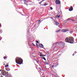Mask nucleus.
Wrapping results in <instances>:
<instances>
[{"instance_id":"f257e3e1","label":"nucleus","mask_w":77,"mask_h":77,"mask_svg":"<svg viewBox=\"0 0 77 77\" xmlns=\"http://www.w3.org/2000/svg\"><path fill=\"white\" fill-rule=\"evenodd\" d=\"M65 42L73 44L74 42V38L73 37H68L65 39Z\"/></svg>"},{"instance_id":"f03ea898","label":"nucleus","mask_w":77,"mask_h":77,"mask_svg":"<svg viewBox=\"0 0 77 77\" xmlns=\"http://www.w3.org/2000/svg\"><path fill=\"white\" fill-rule=\"evenodd\" d=\"M65 45V43L62 42H59L55 43L54 44L52 45V47H54V48H57L58 47V45H63V46H64Z\"/></svg>"},{"instance_id":"7ed1b4c3","label":"nucleus","mask_w":77,"mask_h":77,"mask_svg":"<svg viewBox=\"0 0 77 77\" xmlns=\"http://www.w3.org/2000/svg\"><path fill=\"white\" fill-rule=\"evenodd\" d=\"M15 61L17 64L21 65L23 63V60L21 58L17 57L16 58Z\"/></svg>"},{"instance_id":"20e7f679","label":"nucleus","mask_w":77,"mask_h":77,"mask_svg":"<svg viewBox=\"0 0 77 77\" xmlns=\"http://www.w3.org/2000/svg\"><path fill=\"white\" fill-rule=\"evenodd\" d=\"M55 2L57 5H59L60 3V1H59V0H57L55 1Z\"/></svg>"},{"instance_id":"39448f33","label":"nucleus","mask_w":77,"mask_h":77,"mask_svg":"<svg viewBox=\"0 0 77 77\" xmlns=\"http://www.w3.org/2000/svg\"><path fill=\"white\" fill-rule=\"evenodd\" d=\"M24 2V4L26 5H28L27 4V3L28 2V1H27V0H23Z\"/></svg>"},{"instance_id":"423d86ee","label":"nucleus","mask_w":77,"mask_h":77,"mask_svg":"<svg viewBox=\"0 0 77 77\" xmlns=\"http://www.w3.org/2000/svg\"><path fill=\"white\" fill-rule=\"evenodd\" d=\"M39 53H40V55H39V56L40 57H44V56H45V55H44V54H42V53L39 52Z\"/></svg>"},{"instance_id":"0eeeda50","label":"nucleus","mask_w":77,"mask_h":77,"mask_svg":"<svg viewBox=\"0 0 77 77\" xmlns=\"http://www.w3.org/2000/svg\"><path fill=\"white\" fill-rule=\"evenodd\" d=\"M69 11H72V10H73V8L72 6H70V8H69Z\"/></svg>"},{"instance_id":"6e6552de","label":"nucleus","mask_w":77,"mask_h":77,"mask_svg":"<svg viewBox=\"0 0 77 77\" xmlns=\"http://www.w3.org/2000/svg\"><path fill=\"white\" fill-rule=\"evenodd\" d=\"M68 29H62V32H68Z\"/></svg>"},{"instance_id":"1a4fd4ad","label":"nucleus","mask_w":77,"mask_h":77,"mask_svg":"<svg viewBox=\"0 0 77 77\" xmlns=\"http://www.w3.org/2000/svg\"><path fill=\"white\" fill-rule=\"evenodd\" d=\"M39 46L42 48H43V47H44V45H43L41 44H39Z\"/></svg>"},{"instance_id":"9d476101","label":"nucleus","mask_w":77,"mask_h":77,"mask_svg":"<svg viewBox=\"0 0 77 77\" xmlns=\"http://www.w3.org/2000/svg\"><path fill=\"white\" fill-rule=\"evenodd\" d=\"M54 23L57 26H58V25L59 26V23L57 22H56L55 21Z\"/></svg>"},{"instance_id":"9b49d317","label":"nucleus","mask_w":77,"mask_h":77,"mask_svg":"<svg viewBox=\"0 0 77 77\" xmlns=\"http://www.w3.org/2000/svg\"><path fill=\"white\" fill-rule=\"evenodd\" d=\"M60 17V15H57L56 16V18H59Z\"/></svg>"},{"instance_id":"f8f14e48","label":"nucleus","mask_w":77,"mask_h":77,"mask_svg":"<svg viewBox=\"0 0 77 77\" xmlns=\"http://www.w3.org/2000/svg\"><path fill=\"white\" fill-rule=\"evenodd\" d=\"M60 29H59L58 30H57L56 31V32L57 33L58 32H60Z\"/></svg>"},{"instance_id":"ddd939ff","label":"nucleus","mask_w":77,"mask_h":77,"mask_svg":"<svg viewBox=\"0 0 77 77\" xmlns=\"http://www.w3.org/2000/svg\"><path fill=\"white\" fill-rule=\"evenodd\" d=\"M6 77H12V75H10V76L9 77V76H8L7 75V76H6Z\"/></svg>"},{"instance_id":"4468645a","label":"nucleus","mask_w":77,"mask_h":77,"mask_svg":"<svg viewBox=\"0 0 77 77\" xmlns=\"http://www.w3.org/2000/svg\"><path fill=\"white\" fill-rule=\"evenodd\" d=\"M42 59H44L45 60H46V59H45V57H42Z\"/></svg>"},{"instance_id":"2eb2a0df","label":"nucleus","mask_w":77,"mask_h":77,"mask_svg":"<svg viewBox=\"0 0 77 77\" xmlns=\"http://www.w3.org/2000/svg\"><path fill=\"white\" fill-rule=\"evenodd\" d=\"M35 61L37 63H39V60H36Z\"/></svg>"},{"instance_id":"dca6fc26","label":"nucleus","mask_w":77,"mask_h":77,"mask_svg":"<svg viewBox=\"0 0 77 77\" xmlns=\"http://www.w3.org/2000/svg\"><path fill=\"white\" fill-rule=\"evenodd\" d=\"M4 59H7V57H4Z\"/></svg>"},{"instance_id":"f3484780","label":"nucleus","mask_w":77,"mask_h":77,"mask_svg":"<svg viewBox=\"0 0 77 77\" xmlns=\"http://www.w3.org/2000/svg\"><path fill=\"white\" fill-rule=\"evenodd\" d=\"M50 9H51V10H52L53 9V8L51 7H50Z\"/></svg>"},{"instance_id":"a211bd4d","label":"nucleus","mask_w":77,"mask_h":77,"mask_svg":"<svg viewBox=\"0 0 77 77\" xmlns=\"http://www.w3.org/2000/svg\"><path fill=\"white\" fill-rule=\"evenodd\" d=\"M8 65H7L6 66H5V67H8Z\"/></svg>"},{"instance_id":"6ab92c4d","label":"nucleus","mask_w":77,"mask_h":77,"mask_svg":"<svg viewBox=\"0 0 77 77\" xmlns=\"http://www.w3.org/2000/svg\"><path fill=\"white\" fill-rule=\"evenodd\" d=\"M46 52L48 54H49V52L48 51H47Z\"/></svg>"},{"instance_id":"aec40b11","label":"nucleus","mask_w":77,"mask_h":77,"mask_svg":"<svg viewBox=\"0 0 77 77\" xmlns=\"http://www.w3.org/2000/svg\"><path fill=\"white\" fill-rule=\"evenodd\" d=\"M36 42L37 43V44H39V42H38V41H37Z\"/></svg>"},{"instance_id":"412c9836","label":"nucleus","mask_w":77,"mask_h":77,"mask_svg":"<svg viewBox=\"0 0 77 77\" xmlns=\"http://www.w3.org/2000/svg\"><path fill=\"white\" fill-rule=\"evenodd\" d=\"M40 22H41V20H39L38 21V23H40Z\"/></svg>"},{"instance_id":"4be33fe9","label":"nucleus","mask_w":77,"mask_h":77,"mask_svg":"<svg viewBox=\"0 0 77 77\" xmlns=\"http://www.w3.org/2000/svg\"><path fill=\"white\" fill-rule=\"evenodd\" d=\"M42 2V1H41V2H40V3H39V4H40V5H41V3H42V2Z\"/></svg>"},{"instance_id":"5701e85b","label":"nucleus","mask_w":77,"mask_h":77,"mask_svg":"<svg viewBox=\"0 0 77 77\" xmlns=\"http://www.w3.org/2000/svg\"><path fill=\"white\" fill-rule=\"evenodd\" d=\"M39 68L40 69V70H41V71H42V70L41 69V68Z\"/></svg>"},{"instance_id":"b1692460","label":"nucleus","mask_w":77,"mask_h":77,"mask_svg":"<svg viewBox=\"0 0 77 77\" xmlns=\"http://www.w3.org/2000/svg\"><path fill=\"white\" fill-rule=\"evenodd\" d=\"M45 0H42V1H41V2H42L44 1Z\"/></svg>"},{"instance_id":"393cba45","label":"nucleus","mask_w":77,"mask_h":77,"mask_svg":"<svg viewBox=\"0 0 77 77\" xmlns=\"http://www.w3.org/2000/svg\"><path fill=\"white\" fill-rule=\"evenodd\" d=\"M56 10L57 11V10L58 9V8H57V7H56Z\"/></svg>"},{"instance_id":"a878e982","label":"nucleus","mask_w":77,"mask_h":77,"mask_svg":"<svg viewBox=\"0 0 77 77\" xmlns=\"http://www.w3.org/2000/svg\"><path fill=\"white\" fill-rule=\"evenodd\" d=\"M51 67H52V68H53V66L52 65L51 66Z\"/></svg>"},{"instance_id":"bb28decb","label":"nucleus","mask_w":77,"mask_h":77,"mask_svg":"<svg viewBox=\"0 0 77 77\" xmlns=\"http://www.w3.org/2000/svg\"><path fill=\"white\" fill-rule=\"evenodd\" d=\"M74 53H76V51H75L74 52Z\"/></svg>"},{"instance_id":"cd10ccee","label":"nucleus","mask_w":77,"mask_h":77,"mask_svg":"<svg viewBox=\"0 0 77 77\" xmlns=\"http://www.w3.org/2000/svg\"><path fill=\"white\" fill-rule=\"evenodd\" d=\"M2 26V25H1V24L0 23V26Z\"/></svg>"},{"instance_id":"c85d7f7f","label":"nucleus","mask_w":77,"mask_h":77,"mask_svg":"<svg viewBox=\"0 0 77 77\" xmlns=\"http://www.w3.org/2000/svg\"><path fill=\"white\" fill-rule=\"evenodd\" d=\"M72 56H74V54H72Z\"/></svg>"},{"instance_id":"c756f323","label":"nucleus","mask_w":77,"mask_h":77,"mask_svg":"<svg viewBox=\"0 0 77 77\" xmlns=\"http://www.w3.org/2000/svg\"><path fill=\"white\" fill-rule=\"evenodd\" d=\"M7 74H8V72H7V73H6Z\"/></svg>"},{"instance_id":"7c9ffc66","label":"nucleus","mask_w":77,"mask_h":77,"mask_svg":"<svg viewBox=\"0 0 77 77\" xmlns=\"http://www.w3.org/2000/svg\"><path fill=\"white\" fill-rule=\"evenodd\" d=\"M36 45H38V44H36Z\"/></svg>"},{"instance_id":"2f4dec72","label":"nucleus","mask_w":77,"mask_h":77,"mask_svg":"<svg viewBox=\"0 0 77 77\" xmlns=\"http://www.w3.org/2000/svg\"><path fill=\"white\" fill-rule=\"evenodd\" d=\"M70 18H70L68 19H70Z\"/></svg>"},{"instance_id":"473e14b6","label":"nucleus","mask_w":77,"mask_h":77,"mask_svg":"<svg viewBox=\"0 0 77 77\" xmlns=\"http://www.w3.org/2000/svg\"><path fill=\"white\" fill-rule=\"evenodd\" d=\"M2 71V69H1V70H0V71Z\"/></svg>"},{"instance_id":"72a5a7b5","label":"nucleus","mask_w":77,"mask_h":77,"mask_svg":"<svg viewBox=\"0 0 77 77\" xmlns=\"http://www.w3.org/2000/svg\"><path fill=\"white\" fill-rule=\"evenodd\" d=\"M3 65H5V64H4Z\"/></svg>"},{"instance_id":"f704fd0d","label":"nucleus","mask_w":77,"mask_h":77,"mask_svg":"<svg viewBox=\"0 0 77 77\" xmlns=\"http://www.w3.org/2000/svg\"><path fill=\"white\" fill-rule=\"evenodd\" d=\"M1 77H3V76H1Z\"/></svg>"},{"instance_id":"c9c22d12","label":"nucleus","mask_w":77,"mask_h":77,"mask_svg":"<svg viewBox=\"0 0 77 77\" xmlns=\"http://www.w3.org/2000/svg\"><path fill=\"white\" fill-rule=\"evenodd\" d=\"M43 77H45V76H43Z\"/></svg>"},{"instance_id":"e433bc0d","label":"nucleus","mask_w":77,"mask_h":77,"mask_svg":"<svg viewBox=\"0 0 77 77\" xmlns=\"http://www.w3.org/2000/svg\"><path fill=\"white\" fill-rule=\"evenodd\" d=\"M58 6H57V7H58Z\"/></svg>"},{"instance_id":"4c0bfd02","label":"nucleus","mask_w":77,"mask_h":77,"mask_svg":"<svg viewBox=\"0 0 77 77\" xmlns=\"http://www.w3.org/2000/svg\"><path fill=\"white\" fill-rule=\"evenodd\" d=\"M47 63H48L47 62H46Z\"/></svg>"}]
</instances>
